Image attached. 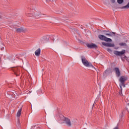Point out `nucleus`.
I'll return each instance as SVG.
<instances>
[{
    "label": "nucleus",
    "instance_id": "obj_14",
    "mask_svg": "<svg viewBox=\"0 0 129 129\" xmlns=\"http://www.w3.org/2000/svg\"><path fill=\"white\" fill-rule=\"evenodd\" d=\"M106 36H108L109 37H112V36H115V33L110 32V33H106Z\"/></svg>",
    "mask_w": 129,
    "mask_h": 129
},
{
    "label": "nucleus",
    "instance_id": "obj_5",
    "mask_svg": "<svg viewBox=\"0 0 129 129\" xmlns=\"http://www.w3.org/2000/svg\"><path fill=\"white\" fill-rule=\"evenodd\" d=\"M64 121L68 126H71L72 124H74L75 123V122L74 121H73L72 123H71V120L68 118H64Z\"/></svg>",
    "mask_w": 129,
    "mask_h": 129
},
{
    "label": "nucleus",
    "instance_id": "obj_24",
    "mask_svg": "<svg viewBox=\"0 0 129 129\" xmlns=\"http://www.w3.org/2000/svg\"><path fill=\"white\" fill-rule=\"evenodd\" d=\"M52 1H57V0H52Z\"/></svg>",
    "mask_w": 129,
    "mask_h": 129
},
{
    "label": "nucleus",
    "instance_id": "obj_19",
    "mask_svg": "<svg viewBox=\"0 0 129 129\" xmlns=\"http://www.w3.org/2000/svg\"><path fill=\"white\" fill-rule=\"evenodd\" d=\"M107 51L109 52V53H111L112 50L110 49V48H107Z\"/></svg>",
    "mask_w": 129,
    "mask_h": 129
},
{
    "label": "nucleus",
    "instance_id": "obj_13",
    "mask_svg": "<svg viewBox=\"0 0 129 129\" xmlns=\"http://www.w3.org/2000/svg\"><path fill=\"white\" fill-rule=\"evenodd\" d=\"M41 54V48L37 49L35 52V56H40V54Z\"/></svg>",
    "mask_w": 129,
    "mask_h": 129
},
{
    "label": "nucleus",
    "instance_id": "obj_20",
    "mask_svg": "<svg viewBox=\"0 0 129 129\" xmlns=\"http://www.w3.org/2000/svg\"><path fill=\"white\" fill-rule=\"evenodd\" d=\"M110 2L112 4H114V3H115V0H110Z\"/></svg>",
    "mask_w": 129,
    "mask_h": 129
},
{
    "label": "nucleus",
    "instance_id": "obj_4",
    "mask_svg": "<svg viewBox=\"0 0 129 129\" xmlns=\"http://www.w3.org/2000/svg\"><path fill=\"white\" fill-rule=\"evenodd\" d=\"M98 38L100 39V40H101L102 41H105V42H107L108 43L112 42V40L111 39L107 38L103 35H99L98 36Z\"/></svg>",
    "mask_w": 129,
    "mask_h": 129
},
{
    "label": "nucleus",
    "instance_id": "obj_2",
    "mask_svg": "<svg viewBox=\"0 0 129 129\" xmlns=\"http://www.w3.org/2000/svg\"><path fill=\"white\" fill-rule=\"evenodd\" d=\"M81 58L82 60V62L84 66H85L86 67H92V68H93L94 69L96 70L95 67H94V66H93V65H92V64L90 62L88 61V60H87V59H86V58H85L84 56H82Z\"/></svg>",
    "mask_w": 129,
    "mask_h": 129
},
{
    "label": "nucleus",
    "instance_id": "obj_11",
    "mask_svg": "<svg viewBox=\"0 0 129 129\" xmlns=\"http://www.w3.org/2000/svg\"><path fill=\"white\" fill-rule=\"evenodd\" d=\"M46 41H48V38H47V36H43L39 40V43L43 44V43H45Z\"/></svg>",
    "mask_w": 129,
    "mask_h": 129
},
{
    "label": "nucleus",
    "instance_id": "obj_3",
    "mask_svg": "<svg viewBox=\"0 0 129 129\" xmlns=\"http://www.w3.org/2000/svg\"><path fill=\"white\" fill-rule=\"evenodd\" d=\"M127 80V77L125 76H121L119 79V81L120 82L119 86L121 89V91H122V86L123 87H125V82Z\"/></svg>",
    "mask_w": 129,
    "mask_h": 129
},
{
    "label": "nucleus",
    "instance_id": "obj_18",
    "mask_svg": "<svg viewBox=\"0 0 129 129\" xmlns=\"http://www.w3.org/2000/svg\"><path fill=\"white\" fill-rule=\"evenodd\" d=\"M118 4H121L123 3V0H117Z\"/></svg>",
    "mask_w": 129,
    "mask_h": 129
},
{
    "label": "nucleus",
    "instance_id": "obj_9",
    "mask_svg": "<svg viewBox=\"0 0 129 129\" xmlns=\"http://www.w3.org/2000/svg\"><path fill=\"white\" fill-rule=\"evenodd\" d=\"M87 46L88 48H89L90 49H93L94 48H97V45L94 43L87 44Z\"/></svg>",
    "mask_w": 129,
    "mask_h": 129
},
{
    "label": "nucleus",
    "instance_id": "obj_7",
    "mask_svg": "<svg viewBox=\"0 0 129 129\" xmlns=\"http://www.w3.org/2000/svg\"><path fill=\"white\" fill-rule=\"evenodd\" d=\"M125 53V50L123 49L121 51H114V54L116 55V56H121V55H123Z\"/></svg>",
    "mask_w": 129,
    "mask_h": 129
},
{
    "label": "nucleus",
    "instance_id": "obj_17",
    "mask_svg": "<svg viewBox=\"0 0 129 129\" xmlns=\"http://www.w3.org/2000/svg\"><path fill=\"white\" fill-rule=\"evenodd\" d=\"M119 45L120 46H126V43H124V42H121L119 43Z\"/></svg>",
    "mask_w": 129,
    "mask_h": 129
},
{
    "label": "nucleus",
    "instance_id": "obj_8",
    "mask_svg": "<svg viewBox=\"0 0 129 129\" xmlns=\"http://www.w3.org/2000/svg\"><path fill=\"white\" fill-rule=\"evenodd\" d=\"M16 32L17 33H25V32H27V29L26 28L21 27L20 28L16 29Z\"/></svg>",
    "mask_w": 129,
    "mask_h": 129
},
{
    "label": "nucleus",
    "instance_id": "obj_6",
    "mask_svg": "<svg viewBox=\"0 0 129 129\" xmlns=\"http://www.w3.org/2000/svg\"><path fill=\"white\" fill-rule=\"evenodd\" d=\"M21 68L18 67V68H14L13 69V71L14 72V74L16 75V76H19L20 74H21Z\"/></svg>",
    "mask_w": 129,
    "mask_h": 129
},
{
    "label": "nucleus",
    "instance_id": "obj_21",
    "mask_svg": "<svg viewBox=\"0 0 129 129\" xmlns=\"http://www.w3.org/2000/svg\"><path fill=\"white\" fill-rule=\"evenodd\" d=\"M107 72H108V70H106L104 73H103V75H105L106 73H107Z\"/></svg>",
    "mask_w": 129,
    "mask_h": 129
},
{
    "label": "nucleus",
    "instance_id": "obj_22",
    "mask_svg": "<svg viewBox=\"0 0 129 129\" xmlns=\"http://www.w3.org/2000/svg\"><path fill=\"white\" fill-rule=\"evenodd\" d=\"M2 16L1 15H0V20H2Z\"/></svg>",
    "mask_w": 129,
    "mask_h": 129
},
{
    "label": "nucleus",
    "instance_id": "obj_16",
    "mask_svg": "<svg viewBox=\"0 0 129 129\" xmlns=\"http://www.w3.org/2000/svg\"><path fill=\"white\" fill-rule=\"evenodd\" d=\"M4 47H5V45H4L3 43H1V44L0 43V48L2 51L5 49Z\"/></svg>",
    "mask_w": 129,
    "mask_h": 129
},
{
    "label": "nucleus",
    "instance_id": "obj_1",
    "mask_svg": "<svg viewBox=\"0 0 129 129\" xmlns=\"http://www.w3.org/2000/svg\"><path fill=\"white\" fill-rule=\"evenodd\" d=\"M41 14L40 12H38L35 10V9H30V10L26 13L27 17H34L35 18H38Z\"/></svg>",
    "mask_w": 129,
    "mask_h": 129
},
{
    "label": "nucleus",
    "instance_id": "obj_10",
    "mask_svg": "<svg viewBox=\"0 0 129 129\" xmlns=\"http://www.w3.org/2000/svg\"><path fill=\"white\" fill-rule=\"evenodd\" d=\"M102 45H103V46H105V47H114V44L113 43H106L104 42L102 43Z\"/></svg>",
    "mask_w": 129,
    "mask_h": 129
},
{
    "label": "nucleus",
    "instance_id": "obj_15",
    "mask_svg": "<svg viewBox=\"0 0 129 129\" xmlns=\"http://www.w3.org/2000/svg\"><path fill=\"white\" fill-rule=\"evenodd\" d=\"M22 114V108L19 109L17 113V116L18 117H19V116H21V114Z\"/></svg>",
    "mask_w": 129,
    "mask_h": 129
},
{
    "label": "nucleus",
    "instance_id": "obj_23",
    "mask_svg": "<svg viewBox=\"0 0 129 129\" xmlns=\"http://www.w3.org/2000/svg\"><path fill=\"white\" fill-rule=\"evenodd\" d=\"M124 58H126V56H124Z\"/></svg>",
    "mask_w": 129,
    "mask_h": 129
},
{
    "label": "nucleus",
    "instance_id": "obj_12",
    "mask_svg": "<svg viewBox=\"0 0 129 129\" xmlns=\"http://www.w3.org/2000/svg\"><path fill=\"white\" fill-rule=\"evenodd\" d=\"M114 70L117 77H119V76H120V71H119V69H118V68H115Z\"/></svg>",
    "mask_w": 129,
    "mask_h": 129
}]
</instances>
